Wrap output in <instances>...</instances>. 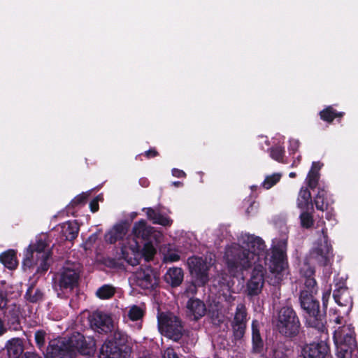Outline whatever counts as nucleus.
<instances>
[{
  "label": "nucleus",
  "instance_id": "obj_1",
  "mask_svg": "<svg viewBox=\"0 0 358 358\" xmlns=\"http://www.w3.org/2000/svg\"><path fill=\"white\" fill-rule=\"evenodd\" d=\"M266 245L264 241L250 234L242 235L237 243L227 245L224 254V261L231 275L218 274L213 280V285L219 287V292L228 302L234 300L231 288L234 285L231 276L242 273L255 265L251 278L248 282V292L250 295L258 294L264 285V267L262 262L268 266L270 271L275 275L273 284L278 283L282 273L287 267L286 259L287 238H275L273 241L269 259L265 256Z\"/></svg>",
  "mask_w": 358,
  "mask_h": 358
},
{
  "label": "nucleus",
  "instance_id": "obj_2",
  "mask_svg": "<svg viewBox=\"0 0 358 358\" xmlns=\"http://www.w3.org/2000/svg\"><path fill=\"white\" fill-rule=\"evenodd\" d=\"M82 355H91L95 351V341L93 338L85 337L80 333H75L71 337L62 338L50 342L45 353V358H66L75 352Z\"/></svg>",
  "mask_w": 358,
  "mask_h": 358
},
{
  "label": "nucleus",
  "instance_id": "obj_3",
  "mask_svg": "<svg viewBox=\"0 0 358 358\" xmlns=\"http://www.w3.org/2000/svg\"><path fill=\"white\" fill-rule=\"evenodd\" d=\"M299 273L305 278L306 290H303L300 294L301 307L308 315L307 320L309 324L320 329L322 328L320 315H319V303L313 298V294L316 292L315 286V280L313 278L314 270L308 259H304L299 264Z\"/></svg>",
  "mask_w": 358,
  "mask_h": 358
},
{
  "label": "nucleus",
  "instance_id": "obj_4",
  "mask_svg": "<svg viewBox=\"0 0 358 358\" xmlns=\"http://www.w3.org/2000/svg\"><path fill=\"white\" fill-rule=\"evenodd\" d=\"M50 240L46 234L36 237L35 243H31L24 252L23 266L24 268L37 267L38 272L48 269L49 259L51 256Z\"/></svg>",
  "mask_w": 358,
  "mask_h": 358
},
{
  "label": "nucleus",
  "instance_id": "obj_5",
  "mask_svg": "<svg viewBox=\"0 0 358 358\" xmlns=\"http://www.w3.org/2000/svg\"><path fill=\"white\" fill-rule=\"evenodd\" d=\"M336 324H343L334 330V341L338 358H357V345L354 328L351 324H345L343 317L337 316L334 320Z\"/></svg>",
  "mask_w": 358,
  "mask_h": 358
},
{
  "label": "nucleus",
  "instance_id": "obj_6",
  "mask_svg": "<svg viewBox=\"0 0 358 358\" xmlns=\"http://www.w3.org/2000/svg\"><path fill=\"white\" fill-rule=\"evenodd\" d=\"M156 250L151 243H147L144 245L142 250L136 240L129 238L127 240V243H124L122 247V257L131 266L137 265L142 257H144L146 261L150 260L155 254Z\"/></svg>",
  "mask_w": 358,
  "mask_h": 358
},
{
  "label": "nucleus",
  "instance_id": "obj_7",
  "mask_svg": "<svg viewBox=\"0 0 358 358\" xmlns=\"http://www.w3.org/2000/svg\"><path fill=\"white\" fill-rule=\"evenodd\" d=\"M213 264L210 257L196 256L189 257L187 264L192 281L199 286H204L209 281L208 271Z\"/></svg>",
  "mask_w": 358,
  "mask_h": 358
},
{
  "label": "nucleus",
  "instance_id": "obj_8",
  "mask_svg": "<svg viewBox=\"0 0 358 358\" xmlns=\"http://www.w3.org/2000/svg\"><path fill=\"white\" fill-rule=\"evenodd\" d=\"M158 329L164 336L178 341L183 334V327L180 320L173 313L162 312L157 314Z\"/></svg>",
  "mask_w": 358,
  "mask_h": 358
},
{
  "label": "nucleus",
  "instance_id": "obj_9",
  "mask_svg": "<svg viewBox=\"0 0 358 358\" xmlns=\"http://www.w3.org/2000/svg\"><path fill=\"white\" fill-rule=\"evenodd\" d=\"M273 323L279 332L287 336H295L299 332V319L289 307H282L279 310Z\"/></svg>",
  "mask_w": 358,
  "mask_h": 358
},
{
  "label": "nucleus",
  "instance_id": "obj_10",
  "mask_svg": "<svg viewBox=\"0 0 358 358\" xmlns=\"http://www.w3.org/2000/svg\"><path fill=\"white\" fill-rule=\"evenodd\" d=\"M310 259L322 266H327L333 259V249L326 231L322 229L310 252Z\"/></svg>",
  "mask_w": 358,
  "mask_h": 358
},
{
  "label": "nucleus",
  "instance_id": "obj_11",
  "mask_svg": "<svg viewBox=\"0 0 358 358\" xmlns=\"http://www.w3.org/2000/svg\"><path fill=\"white\" fill-rule=\"evenodd\" d=\"M79 276L77 264H66L55 277L56 289L57 290L58 286L62 292L71 291L78 285Z\"/></svg>",
  "mask_w": 358,
  "mask_h": 358
},
{
  "label": "nucleus",
  "instance_id": "obj_12",
  "mask_svg": "<svg viewBox=\"0 0 358 358\" xmlns=\"http://www.w3.org/2000/svg\"><path fill=\"white\" fill-rule=\"evenodd\" d=\"M131 280L136 286L143 289L152 290L158 285L159 276L152 268L146 266L134 273Z\"/></svg>",
  "mask_w": 358,
  "mask_h": 358
},
{
  "label": "nucleus",
  "instance_id": "obj_13",
  "mask_svg": "<svg viewBox=\"0 0 358 358\" xmlns=\"http://www.w3.org/2000/svg\"><path fill=\"white\" fill-rule=\"evenodd\" d=\"M113 336L101 346L99 358H121V346L126 341L125 335L115 331Z\"/></svg>",
  "mask_w": 358,
  "mask_h": 358
},
{
  "label": "nucleus",
  "instance_id": "obj_14",
  "mask_svg": "<svg viewBox=\"0 0 358 358\" xmlns=\"http://www.w3.org/2000/svg\"><path fill=\"white\" fill-rule=\"evenodd\" d=\"M90 324L92 328L101 332H112L118 331L115 328V322L112 316L108 313L96 311L90 317Z\"/></svg>",
  "mask_w": 358,
  "mask_h": 358
},
{
  "label": "nucleus",
  "instance_id": "obj_15",
  "mask_svg": "<svg viewBox=\"0 0 358 358\" xmlns=\"http://www.w3.org/2000/svg\"><path fill=\"white\" fill-rule=\"evenodd\" d=\"M329 347L324 341L313 343L305 345L302 349L303 358H323L328 352Z\"/></svg>",
  "mask_w": 358,
  "mask_h": 358
},
{
  "label": "nucleus",
  "instance_id": "obj_16",
  "mask_svg": "<svg viewBox=\"0 0 358 358\" xmlns=\"http://www.w3.org/2000/svg\"><path fill=\"white\" fill-rule=\"evenodd\" d=\"M334 298L336 303L341 307H345L344 313H348L352 307V300L347 288L340 287L334 292Z\"/></svg>",
  "mask_w": 358,
  "mask_h": 358
},
{
  "label": "nucleus",
  "instance_id": "obj_17",
  "mask_svg": "<svg viewBox=\"0 0 358 358\" xmlns=\"http://www.w3.org/2000/svg\"><path fill=\"white\" fill-rule=\"evenodd\" d=\"M127 229L124 224H117L113 227L105 235V240L109 243H114L122 239L127 234Z\"/></svg>",
  "mask_w": 358,
  "mask_h": 358
},
{
  "label": "nucleus",
  "instance_id": "obj_18",
  "mask_svg": "<svg viewBox=\"0 0 358 358\" xmlns=\"http://www.w3.org/2000/svg\"><path fill=\"white\" fill-rule=\"evenodd\" d=\"M188 313L192 315L195 320L204 315L206 307L204 303L199 299H190L187 304Z\"/></svg>",
  "mask_w": 358,
  "mask_h": 358
},
{
  "label": "nucleus",
  "instance_id": "obj_19",
  "mask_svg": "<svg viewBox=\"0 0 358 358\" xmlns=\"http://www.w3.org/2000/svg\"><path fill=\"white\" fill-rule=\"evenodd\" d=\"M145 314L143 306L133 305L129 308L127 317L132 322H136L135 328L137 330L141 329V321Z\"/></svg>",
  "mask_w": 358,
  "mask_h": 358
},
{
  "label": "nucleus",
  "instance_id": "obj_20",
  "mask_svg": "<svg viewBox=\"0 0 358 358\" xmlns=\"http://www.w3.org/2000/svg\"><path fill=\"white\" fill-rule=\"evenodd\" d=\"M8 358H20L24 352L23 343L20 338H13L6 345Z\"/></svg>",
  "mask_w": 358,
  "mask_h": 358
},
{
  "label": "nucleus",
  "instance_id": "obj_21",
  "mask_svg": "<svg viewBox=\"0 0 358 358\" xmlns=\"http://www.w3.org/2000/svg\"><path fill=\"white\" fill-rule=\"evenodd\" d=\"M133 233L136 238L148 241L152 233V227L148 226L146 222L141 220L134 224Z\"/></svg>",
  "mask_w": 358,
  "mask_h": 358
},
{
  "label": "nucleus",
  "instance_id": "obj_22",
  "mask_svg": "<svg viewBox=\"0 0 358 358\" xmlns=\"http://www.w3.org/2000/svg\"><path fill=\"white\" fill-rule=\"evenodd\" d=\"M164 279L167 283L172 286H178L183 280V272L180 268H171L166 273Z\"/></svg>",
  "mask_w": 358,
  "mask_h": 358
},
{
  "label": "nucleus",
  "instance_id": "obj_23",
  "mask_svg": "<svg viewBox=\"0 0 358 358\" xmlns=\"http://www.w3.org/2000/svg\"><path fill=\"white\" fill-rule=\"evenodd\" d=\"M146 212L148 217L152 221L154 224L162 225L164 227L170 226L172 220L167 216H164L152 208L143 209Z\"/></svg>",
  "mask_w": 358,
  "mask_h": 358
},
{
  "label": "nucleus",
  "instance_id": "obj_24",
  "mask_svg": "<svg viewBox=\"0 0 358 358\" xmlns=\"http://www.w3.org/2000/svg\"><path fill=\"white\" fill-rule=\"evenodd\" d=\"M61 232L66 240H73L78 234L79 227L76 222H66L61 227Z\"/></svg>",
  "mask_w": 358,
  "mask_h": 358
},
{
  "label": "nucleus",
  "instance_id": "obj_25",
  "mask_svg": "<svg viewBox=\"0 0 358 358\" xmlns=\"http://www.w3.org/2000/svg\"><path fill=\"white\" fill-rule=\"evenodd\" d=\"M0 262L9 269L15 268L18 264L15 251L8 250L0 255Z\"/></svg>",
  "mask_w": 358,
  "mask_h": 358
},
{
  "label": "nucleus",
  "instance_id": "obj_26",
  "mask_svg": "<svg viewBox=\"0 0 358 358\" xmlns=\"http://www.w3.org/2000/svg\"><path fill=\"white\" fill-rule=\"evenodd\" d=\"M297 206L301 210H308L312 206L311 195L306 188H301L297 198Z\"/></svg>",
  "mask_w": 358,
  "mask_h": 358
},
{
  "label": "nucleus",
  "instance_id": "obj_27",
  "mask_svg": "<svg viewBox=\"0 0 358 358\" xmlns=\"http://www.w3.org/2000/svg\"><path fill=\"white\" fill-rule=\"evenodd\" d=\"M20 315V308L18 306L13 304L8 308L6 313V317L14 329H17L18 328Z\"/></svg>",
  "mask_w": 358,
  "mask_h": 358
},
{
  "label": "nucleus",
  "instance_id": "obj_28",
  "mask_svg": "<svg viewBox=\"0 0 358 358\" xmlns=\"http://www.w3.org/2000/svg\"><path fill=\"white\" fill-rule=\"evenodd\" d=\"M259 323L257 321H253L252 324V340L253 348L258 351L262 346V340L259 333Z\"/></svg>",
  "mask_w": 358,
  "mask_h": 358
},
{
  "label": "nucleus",
  "instance_id": "obj_29",
  "mask_svg": "<svg viewBox=\"0 0 358 358\" xmlns=\"http://www.w3.org/2000/svg\"><path fill=\"white\" fill-rule=\"evenodd\" d=\"M320 169V165L317 162H313L311 170L309 171L307 176V182L310 188H315L317 185L318 180L317 171Z\"/></svg>",
  "mask_w": 358,
  "mask_h": 358
},
{
  "label": "nucleus",
  "instance_id": "obj_30",
  "mask_svg": "<svg viewBox=\"0 0 358 358\" xmlns=\"http://www.w3.org/2000/svg\"><path fill=\"white\" fill-rule=\"evenodd\" d=\"M171 246H164L160 249L161 252L164 255V259L165 262H176L180 259V255L177 251L172 250Z\"/></svg>",
  "mask_w": 358,
  "mask_h": 358
},
{
  "label": "nucleus",
  "instance_id": "obj_31",
  "mask_svg": "<svg viewBox=\"0 0 358 358\" xmlns=\"http://www.w3.org/2000/svg\"><path fill=\"white\" fill-rule=\"evenodd\" d=\"M282 173H275L271 175H268L265 177L264 180L262 182V186L266 189H269L280 181Z\"/></svg>",
  "mask_w": 358,
  "mask_h": 358
},
{
  "label": "nucleus",
  "instance_id": "obj_32",
  "mask_svg": "<svg viewBox=\"0 0 358 358\" xmlns=\"http://www.w3.org/2000/svg\"><path fill=\"white\" fill-rule=\"evenodd\" d=\"M114 294V287L108 285L99 287L96 292V296L101 299H108L113 296Z\"/></svg>",
  "mask_w": 358,
  "mask_h": 358
},
{
  "label": "nucleus",
  "instance_id": "obj_33",
  "mask_svg": "<svg viewBox=\"0 0 358 358\" xmlns=\"http://www.w3.org/2000/svg\"><path fill=\"white\" fill-rule=\"evenodd\" d=\"M235 323H245L247 322V313L245 307L243 304H238L236 308V311L234 316V322Z\"/></svg>",
  "mask_w": 358,
  "mask_h": 358
},
{
  "label": "nucleus",
  "instance_id": "obj_34",
  "mask_svg": "<svg viewBox=\"0 0 358 358\" xmlns=\"http://www.w3.org/2000/svg\"><path fill=\"white\" fill-rule=\"evenodd\" d=\"M299 218L301 226L303 228L309 229L313 225L314 220L313 216L307 210H302Z\"/></svg>",
  "mask_w": 358,
  "mask_h": 358
},
{
  "label": "nucleus",
  "instance_id": "obj_35",
  "mask_svg": "<svg viewBox=\"0 0 358 358\" xmlns=\"http://www.w3.org/2000/svg\"><path fill=\"white\" fill-rule=\"evenodd\" d=\"M326 192L324 190H320L315 198V204L317 209L324 211L327 208V203L325 201Z\"/></svg>",
  "mask_w": 358,
  "mask_h": 358
},
{
  "label": "nucleus",
  "instance_id": "obj_36",
  "mask_svg": "<svg viewBox=\"0 0 358 358\" xmlns=\"http://www.w3.org/2000/svg\"><path fill=\"white\" fill-rule=\"evenodd\" d=\"M343 113H336L331 107H328L320 112L321 118L327 122H331L336 117H341Z\"/></svg>",
  "mask_w": 358,
  "mask_h": 358
},
{
  "label": "nucleus",
  "instance_id": "obj_37",
  "mask_svg": "<svg viewBox=\"0 0 358 358\" xmlns=\"http://www.w3.org/2000/svg\"><path fill=\"white\" fill-rule=\"evenodd\" d=\"M43 294L34 287H29L26 292V298L31 302H36L42 299Z\"/></svg>",
  "mask_w": 358,
  "mask_h": 358
},
{
  "label": "nucleus",
  "instance_id": "obj_38",
  "mask_svg": "<svg viewBox=\"0 0 358 358\" xmlns=\"http://www.w3.org/2000/svg\"><path fill=\"white\" fill-rule=\"evenodd\" d=\"M46 332L44 330H37L34 334V338L36 345L42 348L45 343Z\"/></svg>",
  "mask_w": 358,
  "mask_h": 358
},
{
  "label": "nucleus",
  "instance_id": "obj_39",
  "mask_svg": "<svg viewBox=\"0 0 358 358\" xmlns=\"http://www.w3.org/2000/svg\"><path fill=\"white\" fill-rule=\"evenodd\" d=\"M232 326L234 336L236 338H241L245 334L246 324L233 322Z\"/></svg>",
  "mask_w": 358,
  "mask_h": 358
},
{
  "label": "nucleus",
  "instance_id": "obj_40",
  "mask_svg": "<svg viewBox=\"0 0 358 358\" xmlns=\"http://www.w3.org/2000/svg\"><path fill=\"white\" fill-rule=\"evenodd\" d=\"M284 150L280 147L273 148L271 151V157L275 160L280 161L283 155Z\"/></svg>",
  "mask_w": 358,
  "mask_h": 358
},
{
  "label": "nucleus",
  "instance_id": "obj_41",
  "mask_svg": "<svg viewBox=\"0 0 358 358\" xmlns=\"http://www.w3.org/2000/svg\"><path fill=\"white\" fill-rule=\"evenodd\" d=\"M162 358H179L172 348H167L162 352Z\"/></svg>",
  "mask_w": 358,
  "mask_h": 358
},
{
  "label": "nucleus",
  "instance_id": "obj_42",
  "mask_svg": "<svg viewBox=\"0 0 358 358\" xmlns=\"http://www.w3.org/2000/svg\"><path fill=\"white\" fill-rule=\"evenodd\" d=\"M101 199L102 196L99 195L90 202V208L92 213H95L99 210V201Z\"/></svg>",
  "mask_w": 358,
  "mask_h": 358
},
{
  "label": "nucleus",
  "instance_id": "obj_43",
  "mask_svg": "<svg viewBox=\"0 0 358 358\" xmlns=\"http://www.w3.org/2000/svg\"><path fill=\"white\" fill-rule=\"evenodd\" d=\"M162 238V234L161 232L157 231L154 229L152 227V233L150 236V240L149 241H151L152 240H155L157 243H160Z\"/></svg>",
  "mask_w": 358,
  "mask_h": 358
},
{
  "label": "nucleus",
  "instance_id": "obj_44",
  "mask_svg": "<svg viewBox=\"0 0 358 358\" xmlns=\"http://www.w3.org/2000/svg\"><path fill=\"white\" fill-rule=\"evenodd\" d=\"M331 295V289L330 287H328L322 294V302H323V306L326 308L327 306V302L329 299L330 298Z\"/></svg>",
  "mask_w": 358,
  "mask_h": 358
},
{
  "label": "nucleus",
  "instance_id": "obj_45",
  "mask_svg": "<svg viewBox=\"0 0 358 358\" xmlns=\"http://www.w3.org/2000/svg\"><path fill=\"white\" fill-rule=\"evenodd\" d=\"M87 195L88 194L87 193H83L78 195L73 200V203L75 204H78L83 202L87 199Z\"/></svg>",
  "mask_w": 358,
  "mask_h": 358
},
{
  "label": "nucleus",
  "instance_id": "obj_46",
  "mask_svg": "<svg viewBox=\"0 0 358 358\" xmlns=\"http://www.w3.org/2000/svg\"><path fill=\"white\" fill-rule=\"evenodd\" d=\"M196 286H199L196 285L194 281L193 283L188 286L185 292L187 294H192L194 295L196 292Z\"/></svg>",
  "mask_w": 358,
  "mask_h": 358
},
{
  "label": "nucleus",
  "instance_id": "obj_47",
  "mask_svg": "<svg viewBox=\"0 0 358 358\" xmlns=\"http://www.w3.org/2000/svg\"><path fill=\"white\" fill-rule=\"evenodd\" d=\"M299 142L298 140L296 139H291L289 141V148L292 151H296L299 148Z\"/></svg>",
  "mask_w": 358,
  "mask_h": 358
},
{
  "label": "nucleus",
  "instance_id": "obj_48",
  "mask_svg": "<svg viewBox=\"0 0 358 358\" xmlns=\"http://www.w3.org/2000/svg\"><path fill=\"white\" fill-rule=\"evenodd\" d=\"M172 175L176 178H182L185 176V173L182 170L173 169L172 170Z\"/></svg>",
  "mask_w": 358,
  "mask_h": 358
},
{
  "label": "nucleus",
  "instance_id": "obj_49",
  "mask_svg": "<svg viewBox=\"0 0 358 358\" xmlns=\"http://www.w3.org/2000/svg\"><path fill=\"white\" fill-rule=\"evenodd\" d=\"M6 305V299L3 292H0V310L3 309Z\"/></svg>",
  "mask_w": 358,
  "mask_h": 358
},
{
  "label": "nucleus",
  "instance_id": "obj_50",
  "mask_svg": "<svg viewBox=\"0 0 358 358\" xmlns=\"http://www.w3.org/2000/svg\"><path fill=\"white\" fill-rule=\"evenodd\" d=\"M22 358H41L38 355L34 353H25Z\"/></svg>",
  "mask_w": 358,
  "mask_h": 358
},
{
  "label": "nucleus",
  "instance_id": "obj_51",
  "mask_svg": "<svg viewBox=\"0 0 358 358\" xmlns=\"http://www.w3.org/2000/svg\"><path fill=\"white\" fill-rule=\"evenodd\" d=\"M148 157H152L157 155V152L155 150H150L145 152Z\"/></svg>",
  "mask_w": 358,
  "mask_h": 358
},
{
  "label": "nucleus",
  "instance_id": "obj_52",
  "mask_svg": "<svg viewBox=\"0 0 358 358\" xmlns=\"http://www.w3.org/2000/svg\"><path fill=\"white\" fill-rule=\"evenodd\" d=\"M6 331V328L0 319V336L2 335Z\"/></svg>",
  "mask_w": 358,
  "mask_h": 358
},
{
  "label": "nucleus",
  "instance_id": "obj_53",
  "mask_svg": "<svg viewBox=\"0 0 358 358\" xmlns=\"http://www.w3.org/2000/svg\"><path fill=\"white\" fill-rule=\"evenodd\" d=\"M173 185L176 187H179L182 185V182L179 181L173 182Z\"/></svg>",
  "mask_w": 358,
  "mask_h": 358
},
{
  "label": "nucleus",
  "instance_id": "obj_54",
  "mask_svg": "<svg viewBox=\"0 0 358 358\" xmlns=\"http://www.w3.org/2000/svg\"><path fill=\"white\" fill-rule=\"evenodd\" d=\"M289 176L290 178H294L296 176V173L294 172H291L289 174Z\"/></svg>",
  "mask_w": 358,
  "mask_h": 358
},
{
  "label": "nucleus",
  "instance_id": "obj_55",
  "mask_svg": "<svg viewBox=\"0 0 358 358\" xmlns=\"http://www.w3.org/2000/svg\"><path fill=\"white\" fill-rule=\"evenodd\" d=\"M90 238V239L95 240V238H96V236H95V235H93V236H92Z\"/></svg>",
  "mask_w": 358,
  "mask_h": 358
},
{
  "label": "nucleus",
  "instance_id": "obj_56",
  "mask_svg": "<svg viewBox=\"0 0 358 358\" xmlns=\"http://www.w3.org/2000/svg\"><path fill=\"white\" fill-rule=\"evenodd\" d=\"M297 162H299V157L297 158V160H295V163Z\"/></svg>",
  "mask_w": 358,
  "mask_h": 358
},
{
  "label": "nucleus",
  "instance_id": "obj_57",
  "mask_svg": "<svg viewBox=\"0 0 358 358\" xmlns=\"http://www.w3.org/2000/svg\"><path fill=\"white\" fill-rule=\"evenodd\" d=\"M297 162H299V157L297 158V160H295V163Z\"/></svg>",
  "mask_w": 358,
  "mask_h": 358
},
{
  "label": "nucleus",
  "instance_id": "obj_58",
  "mask_svg": "<svg viewBox=\"0 0 358 358\" xmlns=\"http://www.w3.org/2000/svg\"><path fill=\"white\" fill-rule=\"evenodd\" d=\"M295 161L293 162L292 166H295Z\"/></svg>",
  "mask_w": 358,
  "mask_h": 358
},
{
  "label": "nucleus",
  "instance_id": "obj_59",
  "mask_svg": "<svg viewBox=\"0 0 358 358\" xmlns=\"http://www.w3.org/2000/svg\"><path fill=\"white\" fill-rule=\"evenodd\" d=\"M0 358H2L1 357H0Z\"/></svg>",
  "mask_w": 358,
  "mask_h": 358
}]
</instances>
